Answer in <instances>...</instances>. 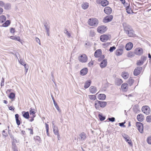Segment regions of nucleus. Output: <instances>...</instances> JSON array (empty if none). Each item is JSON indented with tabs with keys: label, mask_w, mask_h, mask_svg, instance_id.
<instances>
[{
	"label": "nucleus",
	"mask_w": 151,
	"mask_h": 151,
	"mask_svg": "<svg viewBox=\"0 0 151 151\" xmlns=\"http://www.w3.org/2000/svg\"><path fill=\"white\" fill-rule=\"evenodd\" d=\"M122 76L124 79H126L128 78V76L127 73L123 72L122 74Z\"/></svg>",
	"instance_id": "nucleus-35"
},
{
	"label": "nucleus",
	"mask_w": 151,
	"mask_h": 151,
	"mask_svg": "<svg viewBox=\"0 0 151 151\" xmlns=\"http://www.w3.org/2000/svg\"><path fill=\"white\" fill-rule=\"evenodd\" d=\"M101 53V49L97 50L94 53V56L96 58H98L100 57Z\"/></svg>",
	"instance_id": "nucleus-16"
},
{
	"label": "nucleus",
	"mask_w": 151,
	"mask_h": 151,
	"mask_svg": "<svg viewBox=\"0 0 151 151\" xmlns=\"http://www.w3.org/2000/svg\"><path fill=\"white\" fill-rule=\"evenodd\" d=\"M19 116L18 114H16L15 115V118L16 123L18 126H19L20 124V122L19 120Z\"/></svg>",
	"instance_id": "nucleus-30"
},
{
	"label": "nucleus",
	"mask_w": 151,
	"mask_h": 151,
	"mask_svg": "<svg viewBox=\"0 0 151 151\" xmlns=\"http://www.w3.org/2000/svg\"><path fill=\"white\" fill-rule=\"evenodd\" d=\"M88 97L89 99L91 100H95L96 99V95H89Z\"/></svg>",
	"instance_id": "nucleus-38"
},
{
	"label": "nucleus",
	"mask_w": 151,
	"mask_h": 151,
	"mask_svg": "<svg viewBox=\"0 0 151 151\" xmlns=\"http://www.w3.org/2000/svg\"><path fill=\"white\" fill-rule=\"evenodd\" d=\"M136 126L139 131L140 133H142V128H141L142 123L140 122H137L136 123Z\"/></svg>",
	"instance_id": "nucleus-15"
},
{
	"label": "nucleus",
	"mask_w": 151,
	"mask_h": 151,
	"mask_svg": "<svg viewBox=\"0 0 151 151\" xmlns=\"http://www.w3.org/2000/svg\"><path fill=\"white\" fill-rule=\"evenodd\" d=\"M10 38L12 40L18 41L20 42H21V40L19 37L17 36H11L10 37Z\"/></svg>",
	"instance_id": "nucleus-22"
},
{
	"label": "nucleus",
	"mask_w": 151,
	"mask_h": 151,
	"mask_svg": "<svg viewBox=\"0 0 151 151\" xmlns=\"http://www.w3.org/2000/svg\"><path fill=\"white\" fill-rule=\"evenodd\" d=\"M1 85V86L4 85V78H2Z\"/></svg>",
	"instance_id": "nucleus-57"
},
{
	"label": "nucleus",
	"mask_w": 151,
	"mask_h": 151,
	"mask_svg": "<svg viewBox=\"0 0 151 151\" xmlns=\"http://www.w3.org/2000/svg\"><path fill=\"white\" fill-rule=\"evenodd\" d=\"M104 12L107 14H110L112 12V9L109 6L105 7L104 9Z\"/></svg>",
	"instance_id": "nucleus-8"
},
{
	"label": "nucleus",
	"mask_w": 151,
	"mask_h": 151,
	"mask_svg": "<svg viewBox=\"0 0 151 151\" xmlns=\"http://www.w3.org/2000/svg\"><path fill=\"white\" fill-rule=\"evenodd\" d=\"M100 107L101 108L104 107L107 104V102L105 101H100Z\"/></svg>",
	"instance_id": "nucleus-33"
},
{
	"label": "nucleus",
	"mask_w": 151,
	"mask_h": 151,
	"mask_svg": "<svg viewBox=\"0 0 151 151\" xmlns=\"http://www.w3.org/2000/svg\"><path fill=\"white\" fill-rule=\"evenodd\" d=\"M23 116L26 119H28L29 117V114L28 111L25 112L24 111L22 112Z\"/></svg>",
	"instance_id": "nucleus-19"
},
{
	"label": "nucleus",
	"mask_w": 151,
	"mask_h": 151,
	"mask_svg": "<svg viewBox=\"0 0 151 151\" xmlns=\"http://www.w3.org/2000/svg\"><path fill=\"white\" fill-rule=\"evenodd\" d=\"M109 39V37L106 35H103L100 37V40L102 42H105L107 41Z\"/></svg>",
	"instance_id": "nucleus-10"
},
{
	"label": "nucleus",
	"mask_w": 151,
	"mask_h": 151,
	"mask_svg": "<svg viewBox=\"0 0 151 151\" xmlns=\"http://www.w3.org/2000/svg\"><path fill=\"white\" fill-rule=\"evenodd\" d=\"M2 134L3 136L5 137L7 136L8 135L7 133H5V131L4 130H3L2 132Z\"/></svg>",
	"instance_id": "nucleus-58"
},
{
	"label": "nucleus",
	"mask_w": 151,
	"mask_h": 151,
	"mask_svg": "<svg viewBox=\"0 0 151 151\" xmlns=\"http://www.w3.org/2000/svg\"><path fill=\"white\" fill-rule=\"evenodd\" d=\"M123 26L124 28V30L126 33L132 29L129 25L126 23H123Z\"/></svg>",
	"instance_id": "nucleus-4"
},
{
	"label": "nucleus",
	"mask_w": 151,
	"mask_h": 151,
	"mask_svg": "<svg viewBox=\"0 0 151 151\" xmlns=\"http://www.w3.org/2000/svg\"><path fill=\"white\" fill-rule=\"evenodd\" d=\"M109 4V1L107 0H102L101 2V4L103 6H105Z\"/></svg>",
	"instance_id": "nucleus-27"
},
{
	"label": "nucleus",
	"mask_w": 151,
	"mask_h": 151,
	"mask_svg": "<svg viewBox=\"0 0 151 151\" xmlns=\"http://www.w3.org/2000/svg\"><path fill=\"white\" fill-rule=\"evenodd\" d=\"M33 127H32L31 128H28L27 129L28 130L30 131V134L31 135H32L33 134Z\"/></svg>",
	"instance_id": "nucleus-54"
},
{
	"label": "nucleus",
	"mask_w": 151,
	"mask_h": 151,
	"mask_svg": "<svg viewBox=\"0 0 151 151\" xmlns=\"http://www.w3.org/2000/svg\"><path fill=\"white\" fill-rule=\"evenodd\" d=\"M142 112L146 114H148L150 113V109L149 107L147 106L142 107Z\"/></svg>",
	"instance_id": "nucleus-5"
},
{
	"label": "nucleus",
	"mask_w": 151,
	"mask_h": 151,
	"mask_svg": "<svg viewBox=\"0 0 151 151\" xmlns=\"http://www.w3.org/2000/svg\"><path fill=\"white\" fill-rule=\"evenodd\" d=\"M142 116V114H140L137 116V120L139 122H142V118H139V117Z\"/></svg>",
	"instance_id": "nucleus-50"
},
{
	"label": "nucleus",
	"mask_w": 151,
	"mask_h": 151,
	"mask_svg": "<svg viewBox=\"0 0 151 151\" xmlns=\"http://www.w3.org/2000/svg\"><path fill=\"white\" fill-rule=\"evenodd\" d=\"M123 83L122 80L118 78H116L115 79V83L117 86H120Z\"/></svg>",
	"instance_id": "nucleus-18"
},
{
	"label": "nucleus",
	"mask_w": 151,
	"mask_h": 151,
	"mask_svg": "<svg viewBox=\"0 0 151 151\" xmlns=\"http://www.w3.org/2000/svg\"><path fill=\"white\" fill-rule=\"evenodd\" d=\"M141 49L140 48H137L135 49L134 53L136 55H140L141 53Z\"/></svg>",
	"instance_id": "nucleus-23"
},
{
	"label": "nucleus",
	"mask_w": 151,
	"mask_h": 151,
	"mask_svg": "<svg viewBox=\"0 0 151 151\" xmlns=\"http://www.w3.org/2000/svg\"><path fill=\"white\" fill-rule=\"evenodd\" d=\"M121 89L124 91H126L128 89V84L127 83H124L121 86Z\"/></svg>",
	"instance_id": "nucleus-12"
},
{
	"label": "nucleus",
	"mask_w": 151,
	"mask_h": 151,
	"mask_svg": "<svg viewBox=\"0 0 151 151\" xmlns=\"http://www.w3.org/2000/svg\"><path fill=\"white\" fill-rule=\"evenodd\" d=\"M126 10L127 11H132V10L131 9L129 8V6H127L126 8Z\"/></svg>",
	"instance_id": "nucleus-56"
},
{
	"label": "nucleus",
	"mask_w": 151,
	"mask_h": 151,
	"mask_svg": "<svg viewBox=\"0 0 151 151\" xmlns=\"http://www.w3.org/2000/svg\"><path fill=\"white\" fill-rule=\"evenodd\" d=\"M80 136L81 137V139L82 140H85L86 138V135L84 132H82L81 133Z\"/></svg>",
	"instance_id": "nucleus-29"
},
{
	"label": "nucleus",
	"mask_w": 151,
	"mask_h": 151,
	"mask_svg": "<svg viewBox=\"0 0 151 151\" xmlns=\"http://www.w3.org/2000/svg\"><path fill=\"white\" fill-rule=\"evenodd\" d=\"M10 32L11 33H14L15 32L14 29L13 28H11L10 29Z\"/></svg>",
	"instance_id": "nucleus-64"
},
{
	"label": "nucleus",
	"mask_w": 151,
	"mask_h": 151,
	"mask_svg": "<svg viewBox=\"0 0 151 151\" xmlns=\"http://www.w3.org/2000/svg\"><path fill=\"white\" fill-rule=\"evenodd\" d=\"M45 127H46V133L47 135L48 136H49V134L48 133V131H49V125L47 124L46 123H45Z\"/></svg>",
	"instance_id": "nucleus-43"
},
{
	"label": "nucleus",
	"mask_w": 151,
	"mask_h": 151,
	"mask_svg": "<svg viewBox=\"0 0 151 151\" xmlns=\"http://www.w3.org/2000/svg\"><path fill=\"white\" fill-rule=\"evenodd\" d=\"M4 4H5L3 1H0V6L3 7V6H4Z\"/></svg>",
	"instance_id": "nucleus-62"
},
{
	"label": "nucleus",
	"mask_w": 151,
	"mask_h": 151,
	"mask_svg": "<svg viewBox=\"0 0 151 151\" xmlns=\"http://www.w3.org/2000/svg\"><path fill=\"white\" fill-rule=\"evenodd\" d=\"M12 140L13 141L12 142V144H15L17 142V140L13 138V139H12Z\"/></svg>",
	"instance_id": "nucleus-63"
},
{
	"label": "nucleus",
	"mask_w": 151,
	"mask_h": 151,
	"mask_svg": "<svg viewBox=\"0 0 151 151\" xmlns=\"http://www.w3.org/2000/svg\"><path fill=\"white\" fill-rule=\"evenodd\" d=\"M4 6V9L6 10H9L10 9L11 6L10 4L6 3L5 4Z\"/></svg>",
	"instance_id": "nucleus-34"
},
{
	"label": "nucleus",
	"mask_w": 151,
	"mask_h": 151,
	"mask_svg": "<svg viewBox=\"0 0 151 151\" xmlns=\"http://www.w3.org/2000/svg\"><path fill=\"white\" fill-rule=\"evenodd\" d=\"M34 138L35 140H37L38 142H40V138L38 136H36L34 137Z\"/></svg>",
	"instance_id": "nucleus-53"
},
{
	"label": "nucleus",
	"mask_w": 151,
	"mask_h": 151,
	"mask_svg": "<svg viewBox=\"0 0 151 151\" xmlns=\"http://www.w3.org/2000/svg\"><path fill=\"white\" fill-rule=\"evenodd\" d=\"M44 25L46 31H47V30H50L49 26L48 25L47 23L46 22L44 23Z\"/></svg>",
	"instance_id": "nucleus-44"
},
{
	"label": "nucleus",
	"mask_w": 151,
	"mask_h": 151,
	"mask_svg": "<svg viewBox=\"0 0 151 151\" xmlns=\"http://www.w3.org/2000/svg\"><path fill=\"white\" fill-rule=\"evenodd\" d=\"M91 82V80H88L86 81L85 83L84 88L85 89H86L88 88L90 86Z\"/></svg>",
	"instance_id": "nucleus-24"
},
{
	"label": "nucleus",
	"mask_w": 151,
	"mask_h": 151,
	"mask_svg": "<svg viewBox=\"0 0 151 151\" xmlns=\"http://www.w3.org/2000/svg\"><path fill=\"white\" fill-rule=\"evenodd\" d=\"M126 34L128 35L129 37H132L134 36V31L132 29L129 31H128Z\"/></svg>",
	"instance_id": "nucleus-26"
},
{
	"label": "nucleus",
	"mask_w": 151,
	"mask_h": 151,
	"mask_svg": "<svg viewBox=\"0 0 151 151\" xmlns=\"http://www.w3.org/2000/svg\"><path fill=\"white\" fill-rule=\"evenodd\" d=\"M122 136L125 139L126 142H128L130 145H132V142L130 139H129L130 138L128 135L125 134H122Z\"/></svg>",
	"instance_id": "nucleus-7"
},
{
	"label": "nucleus",
	"mask_w": 151,
	"mask_h": 151,
	"mask_svg": "<svg viewBox=\"0 0 151 151\" xmlns=\"http://www.w3.org/2000/svg\"><path fill=\"white\" fill-rule=\"evenodd\" d=\"M115 49L116 47L115 46H113L110 47V49H109V51H110V52H112Z\"/></svg>",
	"instance_id": "nucleus-51"
},
{
	"label": "nucleus",
	"mask_w": 151,
	"mask_h": 151,
	"mask_svg": "<svg viewBox=\"0 0 151 151\" xmlns=\"http://www.w3.org/2000/svg\"><path fill=\"white\" fill-rule=\"evenodd\" d=\"M9 97L10 99H13L15 98V94L13 92H11L10 93Z\"/></svg>",
	"instance_id": "nucleus-39"
},
{
	"label": "nucleus",
	"mask_w": 151,
	"mask_h": 151,
	"mask_svg": "<svg viewBox=\"0 0 151 151\" xmlns=\"http://www.w3.org/2000/svg\"><path fill=\"white\" fill-rule=\"evenodd\" d=\"M6 20V17L4 15H2L0 17V23H2Z\"/></svg>",
	"instance_id": "nucleus-31"
},
{
	"label": "nucleus",
	"mask_w": 151,
	"mask_h": 151,
	"mask_svg": "<svg viewBox=\"0 0 151 151\" xmlns=\"http://www.w3.org/2000/svg\"><path fill=\"white\" fill-rule=\"evenodd\" d=\"M95 35V33L94 31L93 30H91L90 32L89 35L91 37H93Z\"/></svg>",
	"instance_id": "nucleus-47"
},
{
	"label": "nucleus",
	"mask_w": 151,
	"mask_h": 151,
	"mask_svg": "<svg viewBox=\"0 0 151 151\" xmlns=\"http://www.w3.org/2000/svg\"><path fill=\"white\" fill-rule=\"evenodd\" d=\"M133 45L132 43L130 42L127 43L126 45L125 48L127 50H130L132 47Z\"/></svg>",
	"instance_id": "nucleus-13"
},
{
	"label": "nucleus",
	"mask_w": 151,
	"mask_h": 151,
	"mask_svg": "<svg viewBox=\"0 0 151 151\" xmlns=\"http://www.w3.org/2000/svg\"><path fill=\"white\" fill-rule=\"evenodd\" d=\"M123 50L122 49H117L116 50L115 54L117 56H120L123 53Z\"/></svg>",
	"instance_id": "nucleus-25"
},
{
	"label": "nucleus",
	"mask_w": 151,
	"mask_h": 151,
	"mask_svg": "<svg viewBox=\"0 0 151 151\" xmlns=\"http://www.w3.org/2000/svg\"><path fill=\"white\" fill-rule=\"evenodd\" d=\"M35 115H33L32 116H30V118H31V119L29 120V121L30 122H32L34 120V118L35 117Z\"/></svg>",
	"instance_id": "nucleus-60"
},
{
	"label": "nucleus",
	"mask_w": 151,
	"mask_h": 151,
	"mask_svg": "<svg viewBox=\"0 0 151 151\" xmlns=\"http://www.w3.org/2000/svg\"><path fill=\"white\" fill-rule=\"evenodd\" d=\"M107 30L106 26L104 25H101L98 27L97 28V31L99 33H103L105 32Z\"/></svg>",
	"instance_id": "nucleus-3"
},
{
	"label": "nucleus",
	"mask_w": 151,
	"mask_h": 151,
	"mask_svg": "<svg viewBox=\"0 0 151 151\" xmlns=\"http://www.w3.org/2000/svg\"><path fill=\"white\" fill-rule=\"evenodd\" d=\"M19 62L21 65L24 66L26 64L24 61L22 59H20L19 60Z\"/></svg>",
	"instance_id": "nucleus-46"
},
{
	"label": "nucleus",
	"mask_w": 151,
	"mask_h": 151,
	"mask_svg": "<svg viewBox=\"0 0 151 151\" xmlns=\"http://www.w3.org/2000/svg\"><path fill=\"white\" fill-rule=\"evenodd\" d=\"M54 104L55 105V108L56 109L58 110V111L59 112H61V110L59 108V107L57 104V103L55 102H53Z\"/></svg>",
	"instance_id": "nucleus-41"
},
{
	"label": "nucleus",
	"mask_w": 151,
	"mask_h": 151,
	"mask_svg": "<svg viewBox=\"0 0 151 151\" xmlns=\"http://www.w3.org/2000/svg\"><path fill=\"white\" fill-rule=\"evenodd\" d=\"M125 122H122L119 123V125L121 127H125V126L124 125Z\"/></svg>",
	"instance_id": "nucleus-59"
},
{
	"label": "nucleus",
	"mask_w": 151,
	"mask_h": 151,
	"mask_svg": "<svg viewBox=\"0 0 151 151\" xmlns=\"http://www.w3.org/2000/svg\"><path fill=\"white\" fill-rule=\"evenodd\" d=\"M89 91L92 93H95L97 91L96 88L94 86H91L89 88Z\"/></svg>",
	"instance_id": "nucleus-17"
},
{
	"label": "nucleus",
	"mask_w": 151,
	"mask_h": 151,
	"mask_svg": "<svg viewBox=\"0 0 151 151\" xmlns=\"http://www.w3.org/2000/svg\"><path fill=\"white\" fill-rule=\"evenodd\" d=\"M106 98V95L104 94H100L99 95L98 98L99 100H104Z\"/></svg>",
	"instance_id": "nucleus-20"
},
{
	"label": "nucleus",
	"mask_w": 151,
	"mask_h": 151,
	"mask_svg": "<svg viewBox=\"0 0 151 151\" xmlns=\"http://www.w3.org/2000/svg\"><path fill=\"white\" fill-rule=\"evenodd\" d=\"M147 141L148 144L151 145V137H148L147 139Z\"/></svg>",
	"instance_id": "nucleus-52"
},
{
	"label": "nucleus",
	"mask_w": 151,
	"mask_h": 151,
	"mask_svg": "<svg viewBox=\"0 0 151 151\" xmlns=\"http://www.w3.org/2000/svg\"><path fill=\"white\" fill-rule=\"evenodd\" d=\"M17 147L16 146V145L15 144H12V149L17 148Z\"/></svg>",
	"instance_id": "nucleus-61"
},
{
	"label": "nucleus",
	"mask_w": 151,
	"mask_h": 151,
	"mask_svg": "<svg viewBox=\"0 0 151 151\" xmlns=\"http://www.w3.org/2000/svg\"><path fill=\"white\" fill-rule=\"evenodd\" d=\"M78 59L81 62L86 63L87 61L88 58L86 54H82L78 57Z\"/></svg>",
	"instance_id": "nucleus-2"
},
{
	"label": "nucleus",
	"mask_w": 151,
	"mask_h": 151,
	"mask_svg": "<svg viewBox=\"0 0 151 151\" xmlns=\"http://www.w3.org/2000/svg\"><path fill=\"white\" fill-rule=\"evenodd\" d=\"M64 33L69 37H71V35L70 33L68 32L67 29H65L64 31Z\"/></svg>",
	"instance_id": "nucleus-49"
},
{
	"label": "nucleus",
	"mask_w": 151,
	"mask_h": 151,
	"mask_svg": "<svg viewBox=\"0 0 151 151\" xmlns=\"http://www.w3.org/2000/svg\"><path fill=\"white\" fill-rule=\"evenodd\" d=\"M113 18V16L111 15L107 16L103 19V22L105 23L111 21Z\"/></svg>",
	"instance_id": "nucleus-6"
},
{
	"label": "nucleus",
	"mask_w": 151,
	"mask_h": 151,
	"mask_svg": "<svg viewBox=\"0 0 151 151\" xmlns=\"http://www.w3.org/2000/svg\"><path fill=\"white\" fill-rule=\"evenodd\" d=\"M147 121L149 122H151V115H149L147 116L146 118Z\"/></svg>",
	"instance_id": "nucleus-45"
},
{
	"label": "nucleus",
	"mask_w": 151,
	"mask_h": 151,
	"mask_svg": "<svg viewBox=\"0 0 151 151\" xmlns=\"http://www.w3.org/2000/svg\"><path fill=\"white\" fill-rule=\"evenodd\" d=\"M95 106L96 109H99L100 107V101L96 100L95 102Z\"/></svg>",
	"instance_id": "nucleus-28"
},
{
	"label": "nucleus",
	"mask_w": 151,
	"mask_h": 151,
	"mask_svg": "<svg viewBox=\"0 0 151 151\" xmlns=\"http://www.w3.org/2000/svg\"><path fill=\"white\" fill-rule=\"evenodd\" d=\"M108 119L110 121L113 122L115 121V118L114 117H112L111 118H109Z\"/></svg>",
	"instance_id": "nucleus-55"
},
{
	"label": "nucleus",
	"mask_w": 151,
	"mask_h": 151,
	"mask_svg": "<svg viewBox=\"0 0 151 151\" xmlns=\"http://www.w3.org/2000/svg\"><path fill=\"white\" fill-rule=\"evenodd\" d=\"M88 72V69L87 68H85L81 70L80 72L81 75L84 76L86 75Z\"/></svg>",
	"instance_id": "nucleus-21"
},
{
	"label": "nucleus",
	"mask_w": 151,
	"mask_h": 151,
	"mask_svg": "<svg viewBox=\"0 0 151 151\" xmlns=\"http://www.w3.org/2000/svg\"><path fill=\"white\" fill-rule=\"evenodd\" d=\"M99 22L98 19L96 18H90L88 20V23L90 26L96 27L99 24Z\"/></svg>",
	"instance_id": "nucleus-1"
},
{
	"label": "nucleus",
	"mask_w": 151,
	"mask_h": 151,
	"mask_svg": "<svg viewBox=\"0 0 151 151\" xmlns=\"http://www.w3.org/2000/svg\"><path fill=\"white\" fill-rule=\"evenodd\" d=\"M98 116L101 121H103L105 119V117L104 116H103L101 114H99Z\"/></svg>",
	"instance_id": "nucleus-40"
},
{
	"label": "nucleus",
	"mask_w": 151,
	"mask_h": 151,
	"mask_svg": "<svg viewBox=\"0 0 151 151\" xmlns=\"http://www.w3.org/2000/svg\"><path fill=\"white\" fill-rule=\"evenodd\" d=\"M141 70V67H137V68H136L135 69L134 71V76H137L139 74Z\"/></svg>",
	"instance_id": "nucleus-9"
},
{
	"label": "nucleus",
	"mask_w": 151,
	"mask_h": 151,
	"mask_svg": "<svg viewBox=\"0 0 151 151\" xmlns=\"http://www.w3.org/2000/svg\"><path fill=\"white\" fill-rule=\"evenodd\" d=\"M107 64V61L106 59H104L100 63V66L102 68L106 67Z\"/></svg>",
	"instance_id": "nucleus-14"
},
{
	"label": "nucleus",
	"mask_w": 151,
	"mask_h": 151,
	"mask_svg": "<svg viewBox=\"0 0 151 151\" xmlns=\"http://www.w3.org/2000/svg\"><path fill=\"white\" fill-rule=\"evenodd\" d=\"M134 82V80L131 78H130L128 81V83L130 86H131Z\"/></svg>",
	"instance_id": "nucleus-37"
},
{
	"label": "nucleus",
	"mask_w": 151,
	"mask_h": 151,
	"mask_svg": "<svg viewBox=\"0 0 151 151\" xmlns=\"http://www.w3.org/2000/svg\"><path fill=\"white\" fill-rule=\"evenodd\" d=\"M52 124L53 126V132L55 135L57 136H59V131L58 127L55 125H53V122H52Z\"/></svg>",
	"instance_id": "nucleus-11"
},
{
	"label": "nucleus",
	"mask_w": 151,
	"mask_h": 151,
	"mask_svg": "<svg viewBox=\"0 0 151 151\" xmlns=\"http://www.w3.org/2000/svg\"><path fill=\"white\" fill-rule=\"evenodd\" d=\"M29 112L30 115H32V116H33V115H34V114L35 113V109L32 108H30Z\"/></svg>",
	"instance_id": "nucleus-42"
},
{
	"label": "nucleus",
	"mask_w": 151,
	"mask_h": 151,
	"mask_svg": "<svg viewBox=\"0 0 151 151\" xmlns=\"http://www.w3.org/2000/svg\"><path fill=\"white\" fill-rule=\"evenodd\" d=\"M89 6V4L88 3H83L82 5V8L84 9H87Z\"/></svg>",
	"instance_id": "nucleus-32"
},
{
	"label": "nucleus",
	"mask_w": 151,
	"mask_h": 151,
	"mask_svg": "<svg viewBox=\"0 0 151 151\" xmlns=\"http://www.w3.org/2000/svg\"><path fill=\"white\" fill-rule=\"evenodd\" d=\"M134 53L131 51L129 52L128 53V56L129 57H132L134 56Z\"/></svg>",
	"instance_id": "nucleus-48"
},
{
	"label": "nucleus",
	"mask_w": 151,
	"mask_h": 151,
	"mask_svg": "<svg viewBox=\"0 0 151 151\" xmlns=\"http://www.w3.org/2000/svg\"><path fill=\"white\" fill-rule=\"evenodd\" d=\"M10 24V20H7L4 24H2V26L4 27H6L8 26Z\"/></svg>",
	"instance_id": "nucleus-36"
}]
</instances>
